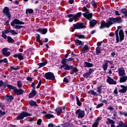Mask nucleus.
Masks as SVG:
<instances>
[{"mask_svg": "<svg viewBox=\"0 0 127 127\" xmlns=\"http://www.w3.org/2000/svg\"><path fill=\"white\" fill-rule=\"evenodd\" d=\"M91 5L95 8H97L98 6H97V2L95 0H92L91 1Z\"/></svg>", "mask_w": 127, "mask_h": 127, "instance_id": "c756f323", "label": "nucleus"}, {"mask_svg": "<svg viewBox=\"0 0 127 127\" xmlns=\"http://www.w3.org/2000/svg\"><path fill=\"white\" fill-rule=\"evenodd\" d=\"M67 17L69 18L68 19V22H73V20L78 19L80 17V12H78L76 14H67Z\"/></svg>", "mask_w": 127, "mask_h": 127, "instance_id": "39448f33", "label": "nucleus"}, {"mask_svg": "<svg viewBox=\"0 0 127 127\" xmlns=\"http://www.w3.org/2000/svg\"><path fill=\"white\" fill-rule=\"evenodd\" d=\"M116 127H127V125L124 122L120 121Z\"/></svg>", "mask_w": 127, "mask_h": 127, "instance_id": "a878e982", "label": "nucleus"}, {"mask_svg": "<svg viewBox=\"0 0 127 127\" xmlns=\"http://www.w3.org/2000/svg\"><path fill=\"white\" fill-rule=\"evenodd\" d=\"M88 49H89V46H88V45H85L81 51V53H85V51H87Z\"/></svg>", "mask_w": 127, "mask_h": 127, "instance_id": "bb28decb", "label": "nucleus"}, {"mask_svg": "<svg viewBox=\"0 0 127 127\" xmlns=\"http://www.w3.org/2000/svg\"><path fill=\"white\" fill-rule=\"evenodd\" d=\"M7 85L6 83H3V82L1 80L0 81V87H1V86H3V87H6Z\"/></svg>", "mask_w": 127, "mask_h": 127, "instance_id": "49530a36", "label": "nucleus"}, {"mask_svg": "<svg viewBox=\"0 0 127 127\" xmlns=\"http://www.w3.org/2000/svg\"><path fill=\"white\" fill-rule=\"evenodd\" d=\"M103 106H104V104L101 103V104L97 105V106H96V108L97 109H99V108H101V107H103Z\"/></svg>", "mask_w": 127, "mask_h": 127, "instance_id": "bf43d9fd", "label": "nucleus"}, {"mask_svg": "<svg viewBox=\"0 0 127 127\" xmlns=\"http://www.w3.org/2000/svg\"><path fill=\"white\" fill-rule=\"evenodd\" d=\"M120 80H127V75H123L122 77H120Z\"/></svg>", "mask_w": 127, "mask_h": 127, "instance_id": "3c124183", "label": "nucleus"}, {"mask_svg": "<svg viewBox=\"0 0 127 127\" xmlns=\"http://www.w3.org/2000/svg\"><path fill=\"white\" fill-rule=\"evenodd\" d=\"M99 126V119H97L95 122L92 125V127H98Z\"/></svg>", "mask_w": 127, "mask_h": 127, "instance_id": "473e14b6", "label": "nucleus"}, {"mask_svg": "<svg viewBox=\"0 0 127 127\" xmlns=\"http://www.w3.org/2000/svg\"><path fill=\"white\" fill-rule=\"evenodd\" d=\"M85 117V111H80V118H84Z\"/></svg>", "mask_w": 127, "mask_h": 127, "instance_id": "4c0bfd02", "label": "nucleus"}, {"mask_svg": "<svg viewBox=\"0 0 127 127\" xmlns=\"http://www.w3.org/2000/svg\"><path fill=\"white\" fill-rule=\"evenodd\" d=\"M61 69H62V68H64V70H69L71 69V65L69 66V65H68V64L62 65L61 66Z\"/></svg>", "mask_w": 127, "mask_h": 127, "instance_id": "5701e85b", "label": "nucleus"}, {"mask_svg": "<svg viewBox=\"0 0 127 127\" xmlns=\"http://www.w3.org/2000/svg\"><path fill=\"white\" fill-rule=\"evenodd\" d=\"M11 26L12 27H14L15 29H18L19 30V29H21V28H24V27L23 26V24H24V22L21 21L20 20H18V19H14L11 23H10ZM15 24H18L17 25H15Z\"/></svg>", "mask_w": 127, "mask_h": 127, "instance_id": "f03ea898", "label": "nucleus"}, {"mask_svg": "<svg viewBox=\"0 0 127 127\" xmlns=\"http://www.w3.org/2000/svg\"><path fill=\"white\" fill-rule=\"evenodd\" d=\"M76 99L77 104L78 105V106H80V100H79V98H78V97L76 96Z\"/></svg>", "mask_w": 127, "mask_h": 127, "instance_id": "6e6d98bb", "label": "nucleus"}, {"mask_svg": "<svg viewBox=\"0 0 127 127\" xmlns=\"http://www.w3.org/2000/svg\"><path fill=\"white\" fill-rule=\"evenodd\" d=\"M76 117H77L78 119H80V109H78L75 112Z\"/></svg>", "mask_w": 127, "mask_h": 127, "instance_id": "a19ab883", "label": "nucleus"}, {"mask_svg": "<svg viewBox=\"0 0 127 127\" xmlns=\"http://www.w3.org/2000/svg\"><path fill=\"white\" fill-rule=\"evenodd\" d=\"M37 32H39L40 33H42V34H46L47 33L48 30L46 28H39L37 30Z\"/></svg>", "mask_w": 127, "mask_h": 127, "instance_id": "dca6fc26", "label": "nucleus"}, {"mask_svg": "<svg viewBox=\"0 0 127 127\" xmlns=\"http://www.w3.org/2000/svg\"><path fill=\"white\" fill-rule=\"evenodd\" d=\"M4 115H5V112H2L0 110V117H1V116H4Z\"/></svg>", "mask_w": 127, "mask_h": 127, "instance_id": "052dcab7", "label": "nucleus"}, {"mask_svg": "<svg viewBox=\"0 0 127 127\" xmlns=\"http://www.w3.org/2000/svg\"><path fill=\"white\" fill-rule=\"evenodd\" d=\"M4 100L7 102H11L12 100L14 99V97L12 95L7 96L4 97Z\"/></svg>", "mask_w": 127, "mask_h": 127, "instance_id": "a211bd4d", "label": "nucleus"}, {"mask_svg": "<svg viewBox=\"0 0 127 127\" xmlns=\"http://www.w3.org/2000/svg\"><path fill=\"white\" fill-rule=\"evenodd\" d=\"M94 66V64L90 63L88 62H85L84 63V67H87V68H91Z\"/></svg>", "mask_w": 127, "mask_h": 127, "instance_id": "6ab92c4d", "label": "nucleus"}, {"mask_svg": "<svg viewBox=\"0 0 127 127\" xmlns=\"http://www.w3.org/2000/svg\"><path fill=\"white\" fill-rule=\"evenodd\" d=\"M76 45H80V40L76 39L74 41Z\"/></svg>", "mask_w": 127, "mask_h": 127, "instance_id": "864d4df0", "label": "nucleus"}, {"mask_svg": "<svg viewBox=\"0 0 127 127\" xmlns=\"http://www.w3.org/2000/svg\"><path fill=\"white\" fill-rule=\"evenodd\" d=\"M119 93H122L123 94H125L126 92H127V88H124L122 89H120L119 90Z\"/></svg>", "mask_w": 127, "mask_h": 127, "instance_id": "58836bf2", "label": "nucleus"}, {"mask_svg": "<svg viewBox=\"0 0 127 127\" xmlns=\"http://www.w3.org/2000/svg\"><path fill=\"white\" fill-rule=\"evenodd\" d=\"M13 3H15L16 5H18V4H19V1H18V0H16L13 2Z\"/></svg>", "mask_w": 127, "mask_h": 127, "instance_id": "0e129e2a", "label": "nucleus"}, {"mask_svg": "<svg viewBox=\"0 0 127 127\" xmlns=\"http://www.w3.org/2000/svg\"><path fill=\"white\" fill-rule=\"evenodd\" d=\"M118 74L120 77L125 76L126 75V70L124 67H120L118 69Z\"/></svg>", "mask_w": 127, "mask_h": 127, "instance_id": "ddd939ff", "label": "nucleus"}, {"mask_svg": "<svg viewBox=\"0 0 127 127\" xmlns=\"http://www.w3.org/2000/svg\"><path fill=\"white\" fill-rule=\"evenodd\" d=\"M19 60H23L24 58L22 56V55L21 54V53H19V56L18 57Z\"/></svg>", "mask_w": 127, "mask_h": 127, "instance_id": "09e8293b", "label": "nucleus"}, {"mask_svg": "<svg viewBox=\"0 0 127 127\" xmlns=\"http://www.w3.org/2000/svg\"><path fill=\"white\" fill-rule=\"evenodd\" d=\"M86 38H87V37L84 35H80V39H86Z\"/></svg>", "mask_w": 127, "mask_h": 127, "instance_id": "4d7b16f0", "label": "nucleus"}, {"mask_svg": "<svg viewBox=\"0 0 127 127\" xmlns=\"http://www.w3.org/2000/svg\"><path fill=\"white\" fill-rule=\"evenodd\" d=\"M104 63L102 65V68L104 70V71H107V69H108V64H110V65H113L114 64V62L109 61V60H104Z\"/></svg>", "mask_w": 127, "mask_h": 127, "instance_id": "1a4fd4ad", "label": "nucleus"}, {"mask_svg": "<svg viewBox=\"0 0 127 127\" xmlns=\"http://www.w3.org/2000/svg\"><path fill=\"white\" fill-rule=\"evenodd\" d=\"M90 75H91L88 72H85L83 74V76L84 78H88V77H90Z\"/></svg>", "mask_w": 127, "mask_h": 127, "instance_id": "c03bdc74", "label": "nucleus"}, {"mask_svg": "<svg viewBox=\"0 0 127 127\" xmlns=\"http://www.w3.org/2000/svg\"><path fill=\"white\" fill-rule=\"evenodd\" d=\"M29 104L30 106H31V107H34V106H36V105H37L36 104V102L35 101H33V100L30 101Z\"/></svg>", "mask_w": 127, "mask_h": 127, "instance_id": "c9c22d12", "label": "nucleus"}, {"mask_svg": "<svg viewBox=\"0 0 127 127\" xmlns=\"http://www.w3.org/2000/svg\"><path fill=\"white\" fill-rule=\"evenodd\" d=\"M2 13L7 16V18L8 19H11V14H10V12H9V8L7 6H5L4 7L2 10Z\"/></svg>", "mask_w": 127, "mask_h": 127, "instance_id": "423d86ee", "label": "nucleus"}, {"mask_svg": "<svg viewBox=\"0 0 127 127\" xmlns=\"http://www.w3.org/2000/svg\"><path fill=\"white\" fill-rule=\"evenodd\" d=\"M67 62H68V59H63L61 63L63 64V65H66L67 64Z\"/></svg>", "mask_w": 127, "mask_h": 127, "instance_id": "e433bc0d", "label": "nucleus"}, {"mask_svg": "<svg viewBox=\"0 0 127 127\" xmlns=\"http://www.w3.org/2000/svg\"><path fill=\"white\" fill-rule=\"evenodd\" d=\"M28 116H31V114H29L27 112H22L20 114V115L16 118V120L18 121L19 120H23L25 117H28Z\"/></svg>", "mask_w": 127, "mask_h": 127, "instance_id": "0eeeda50", "label": "nucleus"}, {"mask_svg": "<svg viewBox=\"0 0 127 127\" xmlns=\"http://www.w3.org/2000/svg\"><path fill=\"white\" fill-rule=\"evenodd\" d=\"M80 29L86 28V26L85 25L84 23H82V22L80 23Z\"/></svg>", "mask_w": 127, "mask_h": 127, "instance_id": "79ce46f5", "label": "nucleus"}, {"mask_svg": "<svg viewBox=\"0 0 127 127\" xmlns=\"http://www.w3.org/2000/svg\"><path fill=\"white\" fill-rule=\"evenodd\" d=\"M4 34H7V33H11V35H17L18 34V33L17 32L15 31L14 30H11L10 28H8L7 29L4 30L3 31H2Z\"/></svg>", "mask_w": 127, "mask_h": 127, "instance_id": "9d476101", "label": "nucleus"}, {"mask_svg": "<svg viewBox=\"0 0 127 127\" xmlns=\"http://www.w3.org/2000/svg\"><path fill=\"white\" fill-rule=\"evenodd\" d=\"M35 35L36 36L37 42L39 43L40 45H43V43H42V41L40 40L41 37L39 34H36Z\"/></svg>", "mask_w": 127, "mask_h": 127, "instance_id": "f3484780", "label": "nucleus"}, {"mask_svg": "<svg viewBox=\"0 0 127 127\" xmlns=\"http://www.w3.org/2000/svg\"><path fill=\"white\" fill-rule=\"evenodd\" d=\"M80 46L81 48H82V47H84V42L81 41H80Z\"/></svg>", "mask_w": 127, "mask_h": 127, "instance_id": "338daca9", "label": "nucleus"}, {"mask_svg": "<svg viewBox=\"0 0 127 127\" xmlns=\"http://www.w3.org/2000/svg\"><path fill=\"white\" fill-rule=\"evenodd\" d=\"M1 37H2V38H4V39H6V38H7V36L5 34H4V33L2 32Z\"/></svg>", "mask_w": 127, "mask_h": 127, "instance_id": "8fccbe9b", "label": "nucleus"}, {"mask_svg": "<svg viewBox=\"0 0 127 127\" xmlns=\"http://www.w3.org/2000/svg\"><path fill=\"white\" fill-rule=\"evenodd\" d=\"M7 87L9 88V89H10L11 90H13V92L15 93V94L18 95H22L23 93H24V90L21 89H17V88L12 85H8Z\"/></svg>", "mask_w": 127, "mask_h": 127, "instance_id": "20e7f679", "label": "nucleus"}, {"mask_svg": "<svg viewBox=\"0 0 127 127\" xmlns=\"http://www.w3.org/2000/svg\"><path fill=\"white\" fill-rule=\"evenodd\" d=\"M96 55H99V54L101 53V47H97L96 48Z\"/></svg>", "mask_w": 127, "mask_h": 127, "instance_id": "72a5a7b5", "label": "nucleus"}, {"mask_svg": "<svg viewBox=\"0 0 127 127\" xmlns=\"http://www.w3.org/2000/svg\"><path fill=\"white\" fill-rule=\"evenodd\" d=\"M94 72V69L93 68H89L88 71L87 72L88 73H89L90 75Z\"/></svg>", "mask_w": 127, "mask_h": 127, "instance_id": "603ef678", "label": "nucleus"}, {"mask_svg": "<svg viewBox=\"0 0 127 127\" xmlns=\"http://www.w3.org/2000/svg\"><path fill=\"white\" fill-rule=\"evenodd\" d=\"M17 86L18 88H21V87H22V83L21 82V81L18 80L17 81Z\"/></svg>", "mask_w": 127, "mask_h": 127, "instance_id": "ea45409f", "label": "nucleus"}, {"mask_svg": "<svg viewBox=\"0 0 127 127\" xmlns=\"http://www.w3.org/2000/svg\"><path fill=\"white\" fill-rule=\"evenodd\" d=\"M42 122V120H41V119L38 120L37 122V125H38L39 126H40V125H41Z\"/></svg>", "mask_w": 127, "mask_h": 127, "instance_id": "13d9d810", "label": "nucleus"}, {"mask_svg": "<svg viewBox=\"0 0 127 127\" xmlns=\"http://www.w3.org/2000/svg\"><path fill=\"white\" fill-rule=\"evenodd\" d=\"M107 83H109L110 85H116L117 84V81L114 80H107Z\"/></svg>", "mask_w": 127, "mask_h": 127, "instance_id": "c85d7f7f", "label": "nucleus"}, {"mask_svg": "<svg viewBox=\"0 0 127 127\" xmlns=\"http://www.w3.org/2000/svg\"><path fill=\"white\" fill-rule=\"evenodd\" d=\"M102 90H103V86L101 85L97 87V92L99 94H102Z\"/></svg>", "mask_w": 127, "mask_h": 127, "instance_id": "f704fd0d", "label": "nucleus"}, {"mask_svg": "<svg viewBox=\"0 0 127 127\" xmlns=\"http://www.w3.org/2000/svg\"><path fill=\"white\" fill-rule=\"evenodd\" d=\"M107 125H111V127H116L115 124L116 123L114 120H111L110 118L107 119V121L106 122Z\"/></svg>", "mask_w": 127, "mask_h": 127, "instance_id": "2eb2a0df", "label": "nucleus"}, {"mask_svg": "<svg viewBox=\"0 0 127 127\" xmlns=\"http://www.w3.org/2000/svg\"><path fill=\"white\" fill-rule=\"evenodd\" d=\"M75 29H80V22H77L76 24H73V27H71L70 29L71 32H74Z\"/></svg>", "mask_w": 127, "mask_h": 127, "instance_id": "f8f14e48", "label": "nucleus"}, {"mask_svg": "<svg viewBox=\"0 0 127 127\" xmlns=\"http://www.w3.org/2000/svg\"><path fill=\"white\" fill-rule=\"evenodd\" d=\"M83 16L88 20L91 21L93 19V13L89 11H86L82 14Z\"/></svg>", "mask_w": 127, "mask_h": 127, "instance_id": "9b49d317", "label": "nucleus"}, {"mask_svg": "<svg viewBox=\"0 0 127 127\" xmlns=\"http://www.w3.org/2000/svg\"><path fill=\"white\" fill-rule=\"evenodd\" d=\"M9 20H7L5 24L4 25H6L7 26V25H8L9 24V21H10V19H8Z\"/></svg>", "mask_w": 127, "mask_h": 127, "instance_id": "69168bd1", "label": "nucleus"}, {"mask_svg": "<svg viewBox=\"0 0 127 127\" xmlns=\"http://www.w3.org/2000/svg\"><path fill=\"white\" fill-rule=\"evenodd\" d=\"M41 86V80H40L38 85L36 87L37 89H39V88H40Z\"/></svg>", "mask_w": 127, "mask_h": 127, "instance_id": "e2e57ef3", "label": "nucleus"}, {"mask_svg": "<svg viewBox=\"0 0 127 127\" xmlns=\"http://www.w3.org/2000/svg\"><path fill=\"white\" fill-rule=\"evenodd\" d=\"M120 114L121 115H123V116H125V117H127V111L126 112L120 111Z\"/></svg>", "mask_w": 127, "mask_h": 127, "instance_id": "de8ad7c7", "label": "nucleus"}, {"mask_svg": "<svg viewBox=\"0 0 127 127\" xmlns=\"http://www.w3.org/2000/svg\"><path fill=\"white\" fill-rule=\"evenodd\" d=\"M2 54L4 57H8L10 55V52L7 51V48H4L2 50Z\"/></svg>", "mask_w": 127, "mask_h": 127, "instance_id": "4468645a", "label": "nucleus"}, {"mask_svg": "<svg viewBox=\"0 0 127 127\" xmlns=\"http://www.w3.org/2000/svg\"><path fill=\"white\" fill-rule=\"evenodd\" d=\"M114 13L115 14V15H117V16H120V15H121V13L119 12L118 10H115Z\"/></svg>", "mask_w": 127, "mask_h": 127, "instance_id": "5fc2aeb1", "label": "nucleus"}, {"mask_svg": "<svg viewBox=\"0 0 127 127\" xmlns=\"http://www.w3.org/2000/svg\"><path fill=\"white\" fill-rule=\"evenodd\" d=\"M70 73L71 75H73L74 73H75V72H77L78 71V69L76 67H74L73 66V65H70Z\"/></svg>", "mask_w": 127, "mask_h": 127, "instance_id": "4be33fe9", "label": "nucleus"}, {"mask_svg": "<svg viewBox=\"0 0 127 127\" xmlns=\"http://www.w3.org/2000/svg\"><path fill=\"white\" fill-rule=\"evenodd\" d=\"M37 92L35 89H33L30 94L29 95V98H33V97L36 96Z\"/></svg>", "mask_w": 127, "mask_h": 127, "instance_id": "412c9836", "label": "nucleus"}, {"mask_svg": "<svg viewBox=\"0 0 127 127\" xmlns=\"http://www.w3.org/2000/svg\"><path fill=\"white\" fill-rule=\"evenodd\" d=\"M10 68L11 70H14L15 71H16V70H18V68L17 67H14L13 66H10Z\"/></svg>", "mask_w": 127, "mask_h": 127, "instance_id": "680f3d73", "label": "nucleus"}, {"mask_svg": "<svg viewBox=\"0 0 127 127\" xmlns=\"http://www.w3.org/2000/svg\"><path fill=\"white\" fill-rule=\"evenodd\" d=\"M120 11L121 13H123V14H125L124 16H125V17H127V11L126 8H122L120 10Z\"/></svg>", "mask_w": 127, "mask_h": 127, "instance_id": "cd10ccee", "label": "nucleus"}, {"mask_svg": "<svg viewBox=\"0 0 127 127\" xmlns=\"http://www.w3.org/2000/svg\"><path fill=\"white\" fill-rule=\"evenodd\" d=\"M47 63H48L47 61H46L44 62L37 64L38 66H39V69L41 68L42 67H44V66H45V65H46Z\"/></svg>", "mask_w": 127, "mask_h": 127, "instance_id": "b1692460", "label": "nucleus"}, {"mask_svg": "<svg viewBox=\"0 0 127 127\" xmlns=\"http://www.w3.org/2000/svg\"><path fill=\"white\" fill-rule=\"evenodd\" d=\"M2 62H4V63H7L8 61H7V59L4 58L3 60H1Z\"/></svg>", "mask_w": 127, "mask_h": 127, "instance_id": "774afa93", "label": "nucleus"}, {"mask_svg": "<svg viewBox=\"0 0 127 127\" xmlns=\"http://www.w3.org/2000/svg\"><path fill=\"white\" fill-rule=\"evenodd\" d=\"M46 118L47 119H51V118H54V116L53 115L51 114H47L46 115Z\"/></svg>", "mask_w": 127, "mask_h": 127, "instance_id": "a18cd8bd", "label": "nucleus"}, {"mask_svg": "<svg viewBox=\"0 0 127 127\" xmlns=\"http://www.w3.org/2000/svg\"><path fill=\"white\" fill-rule=\"evenodd\" d=\"M56 112L57 115H61L62 114V108L59 107L56 110Z\"/></svg>", "mask_w": 127, "mask_h": 127, "instance_id": "2f4dec72", "label": "nucleus"}, {"mask_svg": "<svg viewBox=\"0 0 127 127\" xmlns=\"http://www.w3.org/2000/svg\"><path fill=\"white\" fill-rule=\"evenodd\" d=\"M115 34L116 35V43H119V42H120V40L121 42H122V41L125 39V33H124V30L123 29L119 30V29H117L115 31ZM119 34L120 37H119Z\"/></svg>", "mask_w": 127, "mask_h": 127, "instance_id": "7ed1b4c3", "label": "nucleus"}, {"mask_svg": "<svg viewBox=\"0 0 127 127\" xmlns=\"http://www.w3.org/2000/svg\"><path fill=\"white\" fill-rule=\"evenodd\" d=\"M118 23L120 24L123 23V19L121 17H109L108 18V21L107 22L103 21L101 23V26H99L100 29H103V28H110L112 25L114 24Z\"/></svg>", "mask_w": 127, "mask_h": 127, "instance_id": "f257e3e1", "label": "nucleus"}, {"mask_svg": "<svg viewBox=\"0 0 127 127\" xmlns=\"http://www.w3.org/2000/svg\"><path fill=\"white\" fill-rule=\"evenodd\" d=\"M89 21L90 26H91V27H95L96 24L97 23V20L95 19L91 20Z\"/></svg>", "mask_w": 127, "mask_h": 127, "instance_id": "aec40b11", "label": "nucleus"}, {"mask_svg": "<svg viewBox=\"0 0 127 127\" xmlns=\"http://www.w3.org/2000/svg\"><path fill=\"white\" fill-rule=\"evenodd\" d=\"M33 12H34V11H33V9H27L26 10V14H28V13L32 14Z\"/></svg>", "mask_w": 127, "mask_h": 127, "instance_id": "7c9ffc66", "label": "nucleus"}, {"mask_svg": "<svg viewBox=\"0 0 127 127\" xmlns=\"http://www.w3.org/2000/svg\"><path fill=\"white\" fill-rule=\"evenodd\" d=\"M7 41L8 42V43H14V42H15L14 40L12 39V38H11L10 36H7Z\"/></svg>", "mask_w": 127, "mask_h": 127, "instance_id": "393cba45", "label": "nucleus"}, {"mask_svg": "<svg viewBox=\"0 0 127 127\" xmlns=\"http://www.w3.org/2000/svg\"><path fill=\"white\" fill-rule=\"evenodd\" d=\"M89 94H91V95H94V96H98V94H97V92H95L94 90H90L89 92Z\"/></svg>", "mask_w": 127, "mask_h": 127, "instance_id": "37998d69", "label": "nucleus"}, {"mask_svg": "<svg viewBox=\"0 0 127 127\" xmlns=\"http://www.w3.org/2000/svg\"><path fill=\"white\" fill-rule=\"evenodd\" d=\"M44 77L47 80H55V76L53 72H47L45 74Z\"/></svg>", "mask_w": 127, "mask_h": 127, "instance_id": "6e6552de", "label": "nucleus"}]
</instances>
